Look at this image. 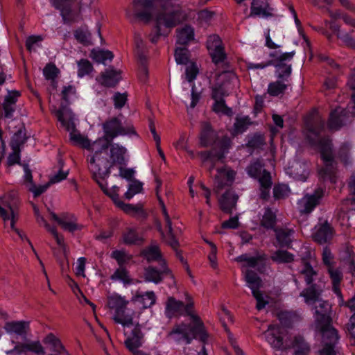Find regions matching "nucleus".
Wrapping results in <instances>:
<instances>
[{
  "label": "nucleus",
  "instance_id": "f257e3e1",
  "mask_svg": "<svg viewBox=\"0 0 355 355\" xmlns=\"http://www.w3.org/2000/svg\"><path fill=\"white\" fill-rule=\"evenodd\" d=\"M320 289L310 288L302 293L304 302L311 306L314 321L312 328L321 336L322 347L316 355H336V346L340 336L338 330L333 326L331 306L326 300H320Z\"/></svg>",
  "mask_w": 355,
  "mask_h": 355
},
{
  "label": "nucleus",
  "instance_id": "f03ea898",
  "mask_svg": "<svg viewBox=\"0 0 355 355\" xmlns=\"http://www.w3.org/2000/svg\"><path fill=\"white\" fill-rule=\"evenodd\" d=\"M55 115L61 125L69 132V139L74 144L80 145L90 152L87 157L88 168L94 176L101 178L110 174L109 162L107 157L102 155L101 140L91 141L87 137L82 135L76 129L74 114L69 108L63 107L55 112Z\"/></svg>",
  "mask_w": 355,
  "mask_h": 355
},
{
  "label": "nucleus",
  "instance_id": "7ed1b4c3",
  "mask_svg": "<svg viewBox=\"0 0 355 355\" xmlns=\"http://www.w3.org/2000/svg\"><path fill=\"white\" fill-rule=\"evenodd\" d=\"M324 128V120L316 115L306 123V137L312 145L320 148L321 157L324 164V166L319 171L320 176L324 180H329L331 182H335L336 167L331 141L328 137H319Z\"/></svg>",
  "mask_w": 355,
  "mask_h": 355
},
{
  "label": "nucleus",
  "instance_id": "20e7f679",
  "mask_svg": "<svg viewBox=\"0 0 355 355\" xmlns=\"http://www.w3.org/2000/svg\"><path fill=\"white\" fill-rule=\"evenodd\" d=\"M187 315L193 320V325L191 326L185 323L175 324L168 334V337L178 343H184L190 344L193 339L198 338L205 344L207 342L209 334L201 319L194 313H191V305L186 307Z\"/></svg>",
  "mask_w": 355,
  "mask_h": 355
},
{
  "label": "nucleus",
  "instance_id": "39448f33",
  "mask_svg": "<svg viewBox=\"0 0 355 355\" xmlns=\"http://www.w3.org/2000/svg\"><path fill=\"white\" fill-rule=\"evenodd\" d=\"M175 0H134L132 6L126 10L127 15H134L135 17L148 21L153 16L155 7H160L164 12L162 14H173L176 11L175 18L180 19V7L174 3Z\"/></svg>",
  "mask_w": 355,
  "mask_h": 355
},
{
  "label": "nucleus",
  "instance_id": "423d86ee",
  "mask_svg": "<svg viewBox=\"0 0 355 355\" xmlns=\"http://www.w3.org/2000/svg\"><path fill=\"white\" fill-rule=\"evenodd\" d=\"M103 136L97 139L101 140V148L102 155L107 157V151L109 148V142L113 141L114 139L119 136H124L127 135H135L136 132L132 126L124 127L121 120L117 117H112L106 120L102 124Z\"/></svg>",
  "mask_w": 355,
  "mask_h": 355
},
{
  "label": "nucleus",
  "instance_id": "0eeeda50",
  "mask_svg": "<svg viewBox=\"0 0 355 355\" xmlns=\"http://www.w3.org/2000/svg\"><path fill=\"white\" fill-rule=\"evenodd\" d=\"M347 85L353 90L352 94V101L353 102V110L349 111L341 107H336L330 113L329 119L328 121L327 126L329 130L336 131L340 129L343 126L345 125L349 119V113L355 116V68L352 71L348 81Z\"/></svg>",
  "mask_w": 355,
  "mask_h": 355
},
{
  "label": "nucleus",
  "instance_id": "6e6552de",
  "mask_svg": "<svg viewBox=\"0 0 355 355\" xmlns=\"http://www.w3.org/2000/svg\"><path fill=\"white\" fill-rule=\"evenodd\" d=\"M246 171L249 176L258 180L260 184V197L267 200L272 184L270 173L263 169V165L259 159L252 162L247 166Z\"/></svg>",
  "mask_w": 355,
  "mask_h": 355
},
{
  "label": "nucleus",
  "instance_id": "1a4fd4ad",
  "mask_svg": "<svg viewBox=\"0 0 355 355\" xmlns=\"http://www.w3.org/2000/svg\"><path fill=\"white\" fill-rule=\"evenodd\" d=\"M129 302L119 295H114L108 298L110 308L115 310V315L113 318L115 322L123 326L129 327L133 323V315L135 312L125 314V310Z\"/></svg>",
  "mask_w": 355,
  "mask_h": 355
},
{
  "label": "nucleus",
  "instance_id": "9d476101",
  "mask_svg": "<svg viewBox=\"0 0 355 355\" xmlns=\"http://www.w3.org/2000/svg\"><path fill=\"white\" fill-rule=\"evenodd\" d=\"M295 52L294 51L288 53H280L275 51L270 54L272 58L271 60L272 65L275 67V76L277 79H282L284 81H288L291 75V64H287L294 57Z\"/></svg>",
  "mask_w": 355,
  "mask_h": 355
},
{
  "label": "nucleus",
  "instance_id": "9b49d317",
  "mask_svg": "<svg viewBox=\"0 0 355 355\" xmlns=\"http://www.w3.org/2000/svg\"><path fill=\"white\" fill-rule=\"evenodd\" d=\"M3 203L5 207H3L0 206V217L4 221L5 224L7 221H10V228L15 231L22 240L27 241L32 250L36 254V252L31 241L27 238L26 235L24 232H21L19 229L15 227V223L19 218L18 211L10 203H7L6 202H3Z\"/></svg>",
  "mask_w": 355,
  "mask_h": 355
},
{
  "label": "nucleus",
  "instance_id": "f8f14e48",
  "mask_svg": "<svg viewBox=\"0 0 355 355\" xmlns=\"http://www.w3.org/2000/svg\"><path fill=\"white\" fill-rule=\"evenodd\" d=\"M157 195L158 193H157ZM159 204L162 206V214L164 217L166 223V232L161 231V234L163 240L169 245L173 249L176 250L177 247L179 246V242L178 239V230H173L172 228V223L170 216L166 211V208L164 204L163 200L157 196Z\"/></svg>",
  "mask_w": 355,
  "mask_h": 355
},
{
  "label": "nucleus",
  "instance_id": "ddd939ff",
  "mask_svg": "<svg viewBox=\"0 0 355 355\" xmlns=\"http://www.w3.org/2000/svg\"><path fill=\"white\" fill-rule=\"evenodd\" d=\"M33 352L37 355L45 354V349L39 340L29 341L27 343H18L14 348L6 352L8 355H19L28 352Z\"/></svg>",
  "mask_w": 355,
  "mask_h": 355
},
{
  "label": "nucleus",
  "instance_id": "4468645a",
  "mask_svg": "<svg viewBox=\"0 0 355 355\" xmlns=\"http://www.w3.org/2000/svg\"><path fill=\"white\" fill-rule=\"evenodd\" d=\"M236 175V172L225 166L217 168V174L214 180V190L216 193H219L226 187H230L233 183Z\"/></svg>",
  "mask_w": 355,
  "mask_h": 355
},
{
  "label": "nucleus",
  "instance_id": "2eb2a0df",
  "mask_svg": "<svg viewBox=\"0 0 355 355\" xmlns=\"http://www.w3.org/2000/svg\"><path fill=\"white\" fill-rule=\"evenodd\" d=\"M50 215L65 231L73 233L83 228V225L77 223V218L73 214L64 212L58 216L54 212H51Z\"/></svg>",
  "mask_w": 355,
  "mask_h": 355
},
{
  "label": "nucleus",
  "instance_id": "dca6fc26",
  "mask_svg": "<svg viewBox=\"0 0 355 355\" xmlns=\"http://www.w3.org/2000/svg\"><path fill=\"white\" fill-rule=\"evenodd\" d=\"M207 47L209 51L212 61L215 64L222 62L226 58V54L222 45V41L218 35H213L208 37Z\"/></svg>",
  "mask_w": 355,
  "mask_h": 355
},
{
  "label": "nucleus",
  "instance_id": "f3484780",
  "mask_svg": "<svg viewBox=\"0 0 355 355\" xmlns=\"http://www.w3.org/2000/svg\"><path fill=\"white\" fill-rule=\"evenodd\" d=\"M176 11L173 12V14H159L157 17L156 19V35H150V40L153 43H156L160 35H164L161 33L162 26H164L166 28H172L175 26L180 21L179 19L175 18Z\"/></svg>",
  "mask_w": 355,
  "mask_h": 355
},
{
  "label": "nucleus",
  "instance_id": "a211bd4d",
  "mask_svg": "<svg viewBox=\"0 0 355 355\" xmlns=\"http://www.w3.org/2000/svg\"><path fill=\"white\" fill-rule=\"evenodd\" d=\"M234 261L241 263V268L245 270L248 268H257L260 271V266L263 267L266 260V256L263 253H257L255 256L252 257L245 253L234 258Z\"/></svg>",
  "mask_w": 355,
  "mask_h": 355
},
{
  "label": "nucleus",
  "instance_id": "6ab92c4d",
  "mask_svg": "<svg viewBox=\"0 0 355 355\" xmlns=\"http://www.w3.org/2000/svg\"><path fill=\"white\" fill-rule=\"evenodd\" d=\"M187 299L188 301L185 305L182 302L176 300L173 297H168L166 304V315L171 318L175 315H187L186 307L189 304L191 305V313H193V302L189 297H187Z\"/></svg>",
  "mask_w": 355,
  "mask_h": 355
},
{
  "label": "nucleus",
  "instance_id": "aec40b11",
  "mask_svg": "<svg viewBox=\"0 0 355 355\" xmlns=\"http://www.w3.org/2000/svg\"><path fill=\"white\" fill-rule=\"evenodd\" d=\"M334 234L335 230L334 227L326 220L315 227V231L312 234V237L315 242L320 244H324L333 239Z\"/></svg>",
  "mask_w": 355,
  "mask_h": 355
},
{
  "label": "nucleus",
  "instance_id": "412c9836",
  "mask_svg": "<svg viewBox=\"0 0 355 355\" xmlns=\"http://www.w3.org/2000/svg\"><path fill=\"white\" fill-rule=\"evenodd\" d=\"M237 3H241L244 0H235ZM272 16V8L268 0H253L250 7V17L267 18Z\"/></svg>",
  "mask_w": 355,
  "mask_h": 355
},
{
  "label": "nucleus",
  "instance_id": "4be33fe9",
  "mask_svg": "<svg viewBox=\"0 0 355 355\" xmlns=\"http://www.w3.org/2000/svg\"><path fill=\"white\" fill-rule=\"evenodd\" d=\"M323 196V190L318 189L311 195H306L298 202L300 211L303 214H308L319 204V202Z\"/></svg>",
  "mask_w": 355,
  "mask_h": 355
},
{
  "label": "nucleus",
  "instance_id": "5701e85b",
  "mask_svg": "<svg viewBox=\"0 0 355 355\" xmlns=\"http://www.w3.org/2000/svg\"><path fill=\"white\" fill-rule=\"evenodd\" d=\"M166 275H170L173 278V275L171 270L166 266V263L161 264V268L159 270L153 266H148L144 269V279L148 282H153L157 284L162 281Z\"/></svg>",
  "mask_w": 355,
  "mask_h": 355
},
{
  "label": "nucleus",
  "instance_id": "b1692460",
  "mask_svg": "<svg viewBox=\"0 0 355 355\" xmlns=\"http://www.w3.org/2000/svg\"><path fill=\"white\" fill-rule=\"evenodd\" d=\"M218 139V135L210 123L202 122L199 135L200 146L203 148L211 146L216 143Z\"/></svg>",
  "mask_w": 355,
  "mask_h": 355
},
{
  "label": "nucleus",
  "instance_id": "393cba45",
  "mask_svg": "<svg viewBox=\"0 0 355 355\" xmlns=\"http://www.w3.org/2000/svg\"><path fill=\"white\" fill-rule=\"evenodd\" d=\"M300 273L304 276V279L306 284L307 285H309V286L307 287L306 288H304L300 293V295L304 298V297L302 295V293H304V291H305L306 290L310 289V288H315V289L318 288V289H320V293L318 296V299L320 300H323L320 297L321 294L322 293V288L317 284H313V282L316 279V277H318L317 271L313 269V268L311 266V264L309 263H305L303 266V268H302V270L300 271Z\"/></svg>",
  "mask_w": 355,
  "mask_h": 355
},
{
  "label": "nucleus",
  "instance_id": "a878e982",
  "mask_svg": "<svg viewBox=\"0 0 355 355\" xmlns=\"http://www.w3.org/2000/svg\"><path fill=\"white\" fill-rule=\"evenodd\" d=\"M110 148V158L111 162L108 160L109 166L111 168L113 165H119L122 166L125 164V155L126 154L127 150L123 146L117 144L109 142ZM110 172V168H109Z\"/></svg>",
  "mask_w": 355,
  "mask_h": 355
},
{
  "label": "nucleus",
  "instance_id": "bb28decb",
  "mask_svg": "<svg viewBox=\"0 0 355 355\" xmlns=\"http://www.w3.org/2000/svg\"><path fill=\"white\" fill-rule=\"evenodd\" d=\"M51 5L60 12L64 23H68L72 20V6L75 0H49Z\"/></svg>",
  "mask_w": 355,
  "mask_h": 355
},
{
  "label": "nucleus",
  "instance_id": "cd10ccee",
  "mask_svg": "<svg viewBox=\"0 0 355 355\" xmlns=\"http://www.w3.org/2000/svg\"><path fill=\"white\" fill-rule=\"evenodd\" d=\"M130 302L137 304L140 309H146L155 304L156 295L153 291L137 292Z\"/></svg>",
  "mask_w": 355,
  "mask_h": 355
},
{
  "label": "nucleus",
  "instance_id": "c85d7f7f",
  "mask_svg": "<svg viewBox=\"0 0 355 355\" xmlns=\"http://www.w3.org/2000/svg\"><path fill=\"white\" fill-rule=\"evenodd\" d=\"M327 271L331 281L333 292L338 297L340 300L343 302V297L340 285L343 279V274L340 268L334 266L327 268Z\"/></svg>",
  "mask_w": 355,
  "mask_h": 355
},
{
  "label": "nucleus",
  "instance_id": "c756f323",
  "mask_svg": "<svg viewBox=\"0 0 355 355\" xmlns=\"http://www.w3.org/2000/svg\"><path fill=\"white\" fill-rule=\"evenodd\" d=\"M20 96L18 91L13 90L8 92V94L5 96L4 101L2 103V107L4 111V116L8 119H11L16 110L15 105Z\"/></svg>",
  "mask_w": 355,
  "mask_h": 355
},
{
  "label": "nucleus",
  "instance_id": "7c9ffc66",
  "mask_svg": "<svg viewBox=\"0 0 355 355\" xmlns=\"http://www.w3.org/2000/svg\"><path fill=\"white\" fill-rule=\"evenodd\" d=\"M267 341L275 348L280 349L283 346L282 327L279 325L270 324L265 333Z\"/></svg>",
  "mask_w": 355,
  "mask_h": 355
},
{
  "label": "nucleus",
  "instance_id": "2f4dec72",
  "mask_svg": "<svg viewBox=\"0 0 355 355\" xmlns=\"http://www.w3.org/2000/svg\"><path fill=\"white\" fill-rule=\"evenodd\" d=\"M121 79L119 71L112 69H107L96 78V80L102 85L107 87H115Z\"/></svg>",
  "mask_w": 355,
  "mask_h": 355
},
{
  "label": "nucleus",
  "instance_id": "473e14b6",
  "mask_svg": "<svg viewBox=\"0 0 355 355\" xmlns=\"http://www.w3.org/2000/svg\"><path fill=\"white\" fill-rule=\"evenodd\" d=\"M4 328L8 334L26 337L30 330V323L28 321H11L6 322Z\"/></svg>",
  "mask_w": 355,
  "mask_h": 355
},
{
  "label": "nucleus",
  "instance_id": "72a5a7b5",
  "mask_svg": "<svg viewBox=\"0 0 355 355\" xmlns=\"http://www.w3.org/2000/svg\"><path fill=\"white\" fill-rule=\"evenodd\" d=\"M237 200L238 196L232 190H227L219 199L220 209L224 212L231 214L236 207Z\"/></svg>",
  "mask_w": 355,
  "mask_h": 355
},
{
  "label": "nucleus",
  "instance_id": "f704fd0d",
  "mask_svg": "<svg viewBox=\"0 0 355 355\" xmlns=\"http://www.w3.org/2000/svg\"><path fill=\"white\" fill-rule=\"evenodd\" d=\"M144 334L140 328L136 326L132 331L131 336L125 341L126 347L132 353L139 351L137 349L141 346Z\"/></svg>",
  "mask_w": 355,
  "mask_h": 355
},
{
  "label": "nucleus",
  "instance_id": "c9c22d12",
  "mask_svg": "<svg viewBox=\"0 0 355 355\" xmlns=\"http://www.w3.org/2000/svg\"><path fill=\"white\" fill-rule=\"evenodd\" d=\"M276 239L281 247L290 248L293 242L294 230L288 228L275 230Z\"/></svg>",
  "mask_w": 355,
  "mask_h": 355
},
{
  "label": "nucleus",
  "instance_id": "e433bc0d",
  "mask_svg": "<svg viewBox=\"0 0 355 355\" xmlns=\"http://www.w3.org/2000/svg\"><path fill=\"white\" fill-rule=\"evenodd\" d=\"M243 272L244 273L247 285L252 290V293L259 291L262 281L258 275L250 269H246Z\"/></svg>",
  "mask_w": 355,
  "mask_h": 355
},
{
  "label": "nucleus",
  "instance_id": "4c0bfd02",
  "mask_svg": "<svg viewBox=\"0 0 355 355\" xmlns=\"http://www.w3.org/2000/svg\"><path fill=\"white\" fill-rule=\"evenodd\" d=\"M341 261L347 267L348 272L355 277V254L352 248L346 247L343 253Z\"/></svg>",
  "mask_w": 355,
  "mask_h": 355
},
{
  "label": "nucleus",
  "instance_id": "58836bf2",
  "mask_svg": "<svg viewBox=\"0 0 355 355\" xmlns=\"http://www.w3.org/2000/svg\"><path fill=\"white\" fill-rule=\"evenodd\" d=\"M144 258L148 261H159L164 264L165 261L162 259L159 248L157 245H152L143 250L141 252Z\"/></svg>",
  "mask_w": 355,
  "mask_h": 355
},
{
  "label": "nucleus",
  "instance_id": "ea45409f",
  "mask_svg": "<svg viewBox=\"0 0 355 355\" xmlns=\"http://www.w3.org/2000/svg\"><path fill=\"white\" fill-rule=\"evenodd\" d=\"M43 343L50 347L51 351L58 354H61L64 350L59 338L53 334L49 333L43 339Z\"/></svg>",
  "mask_w": 355,
  "mask_h": 355
},
{
  "label": "nucleus",
  "instance_id": "a19ab883",
  "mask_svg": "<svg viewBox=\"0 0 355 355\" xmlns=\"http://www.w3.org/2000/svg\"><path fill=\"white\" fill-rule=\"evenodd\" d=\"M193 37L194 31L189 26H185L177 31V43L179 44L185 45L193 40Z\"/></svg>",
  "mask_w": 355,
  "mask_h": 355
},
{
  "label": "nucleus",
  "instance_id": "79ce46f5",
  "mask_svg": "<svg viewBox=\"0 0 355 355\" xmlns=\"http://www.w3.org/2000/svg\"><path fill=\"white\" fill-rule=\"evenodd\" d=\"M288 81H284L282 79H277L268 85V93L272 96H277L282 94L286 90Z\"/></svg>",
  "mask_w": 355,
  "mask_h": 355
},
{
  "label": "nucleus",
  "instance_id": "37998d69",
  "mask_svg": "<svg viewBox=\"0 0 355 355\" xmlns=\"http://www.w3.org/2000/svg\"><path fill=\"white\" fill-rule=\"evenodd\" d=\"M110 279L112 281L121 282L124 285L132 284V279L130 277L129 272L125 267H119L111 275Z\"/></svg>",
  "mask_w": 355,
  "mask_h": 355
},
{
  "label": "nucleus",
  "instance_id": "c03bdc74",
  "mask_svg": "<svg viewBox=\"0 0 355 355\" xmlns=\"http://www.w3.org/2000/svg\"><path fill=\"white\" fill-rule=\"evenodd\" d=\"M276 224V214L272 210L267 207L265 209L264 214L260 220V225L266 229H273Z\"/></svg>",
  "mask_w": 355,
  "mask_h": 355
},
{
  "label": "nucleus",
  "instance_id": "a18cd8bd",
  "mask_svg": "<svg viewBox=\"0 0 355 355\" xmlns=\"http://www.w3.org/2000/svg\"><path fill=\"white\" fill-rule=\"evenodd\" d=\"M293 347L295 355H308L311 351L310 345L302 336L295 337Z\"/></svg>",
  "mask_w": 355,
  "mask_h": 355
},
{
  "label": "nucleus",
  "instance_id": "49530a36",
  "mask_svg": "<svg viewBox=\"0 0 355 355\" xmlns=\"http://www.w3.org/2000/svg\"><path fill=\"white\" fill-rule=\"evenodd\" d=\"M270 259L277 263H287L293 261L294 255L286 250H278L272 254Z\"/></svg>",
  "mask_w": 355,
  "mask_h": 355
},
{
  "label": "nucleus",
  "instance_id": "de8ad7c7",
  "mask_svg": "<svg viewBox=\"0 0 355 355\" xmlns=\"http://www.w3.org/2000/svg\"><path fill=\"white\" fill-rule=\"evenodd\" d=\"M123 241L126 245H140L143 239L134 229L129 228L123 234Z\"/></svg>",
  "mask_w": 355,
  "mask_h": 355
},
{
  "label": "nucleus",
  "instance_id": "09e8293b",
  "mask_svg": "<svg viewBox=\"0 0 355 355\" xmlns=\"http://www.w3.org/2000/svg\"><path fill=\"white\" fill-rule=\"evenodd\" d=\"M109 175V174L107 175V176ZM93 177L94 178V179L96 180V181L98 182V184H99V186L101 187V188L102 189V190L103 191V192L107 195L108 196H110L111 198V199L113 200V202H114V204L119 207V202H122L123 201L120 200H119V194H118V191H119V187H116V186H114L112 189V190L109 191L108 189H107L106 188H105L103 184L100 182L98 178L100 179H104L105 178V177H103V178H101L99 176H94L93 175ZM107 177V175H106Z\"/></svg>",
  "mask_w": 355,
  "mask_h": 355
},
{
  "label": "nucleus",
  "instance_id": "8fccbe9b",
  "mask_svg": "<svg viewBox=\"0 0 355 355\" xmlns=\"http://www.w3.org/2000/svg\"><path fill=\"white\" fill-rule=\"evenodd\" d=\"M114 55L112 51L103 50H92L91 58L98 63H105L107 60H112Z\"/></svg>",
  "mask_w": 355,
  "mask_h": 355
},
{
  "label": "nucleus",
  "instance_id": "3c124183",
  "mask_svg": "<svg viewBox=\"0 0 355 355\" xmlns=\"http://www.w3.org/2000/svg\"><path fill=\"white\" fill-rule=\"evenodd\" d=\"M121 210H123L125 213L135 215V214H141L144 215V211L142 208V205L141 204L132 205V204H126L123 202H119V206L118 207Z\"/></svg>",
  "mask_w": 355,
  "mask_h": 355
},
{
  "label": "nucleus",
  "instance_id": "603ef678",
  "mask_svg": "<svg viewBox=\"0 0 355 355\" xmlns=\"http://www.w3.org/2000/svg\"><path fill=\"white\" fill-rule=\"evenodd\" d=\"M251 123L249 116L236 117L234 124V131L236 133H243L249 128Z\"/></svg>",
  "mask_w": 355,
  "mask_h": 355
},
{
  "label": "nucleus",
  "instance_id": "864d4df0",
  "mask_svg": "<svg viewBox=\"0 0 355 355\" xmlns=\"http://www.w3.org/2000/svg\"><path fill=\"white\" fill-rule=\"evenodd\" d=\"M111 257L116 261L119 267H124L123 265L132 259V256L125 250H114L111 254Z\"/></svg>",
  "mask_w": 355,
  "mask_h": 355
},
{
  "label": "nucleus",
  "instance_id": "5fc2aeb1",
  "mask_svg": "<svg viewBox=\"0 0 355 355\" xmlns=\"http://www.w3.org/2000/svg\"><path fill=\"white\" fill-rule=\"evenodd\" d=\"M60 70L53 63H48L43 69V74L46 80L54 82Z\"/></svg>",
  "mask_w": 355,
  "mask_h": 355
},
{
  "label": "nucleus",
  "instance_id": "6e6d98bb",
  "mask_svg": "<svg viewBox=\"0 0 355 355\" xmlns=\"http://www.w3.org/2000/svg\"><path fill=\"white\" fill-rule=\"evenodd\" d=\"M78 64V76L83 77L89 75L93 71L92 63L87 59H81L77 62Z\"/></svg>",
  "mask_w": 355,
  "mask_h": 355
},
{
  "label": "nucleus",
  "instance_id": "4d7b16f0",
  "mask_svg": "<svg viewBox=\"0 0 355 355\" xmlns=\"http://www.w3.org/2000/svg\"><path fill=\"white\" fill-rule=\"evenodd\" d=\"M322 261L326 269L336 266V261L334 254L328 247H324L322 252Z\"/></svg>",
  "mask_w": 355,
  "mask_h": 355
},
{
  "label": "nucleus",
  "instance_id": "13d9d810",
  "mask_svg": "<svg viewBox=\"0 0 355 355\" xmlns=\"http://www.w3.org/2000/svg\"><path fill=\"white\" fill-rule=\"evenodd\" d=\"M290 189L286 184H279L273 188V196L275 200L284 199L288 196Z\"/></svg>",
  "mask_w": 355,
  "mask_h": 355
},
{
  "label": "nucleus",
  "instance_id": "bf43d9fd",
  "mask_svg": "<svg viewBox=\"0 0 355 355\" xmlns=\"http://www.w3.org/2000/svg\"><path fill=\"white\" fill-rule=\"evenodd\" d=\"M198 155L200 157L202 162H210L211 166L209 171L211 173L215 166L216 161L218 160L217 159V153L214 154L213 150L201 151L198 153Z\"/></svg>",
  "mask_w": 355,
  "mask_h": 355
},
{
  "label": "nucleus",
  "instance_id": "052dcab7",
  "mask_svg": "<svg viewBox=\"0 0 355 355\" xmlns=\"http://www.w3.org/2000/svg\"><path fill=\"white\" fill-rule=\"evenodd\" d=\"M76 94V88L73 85H68L63 87V89L62 91V100L65 102V105L62 103V106L59 110L62 109L63 107L68 108L67 107V105L69 103L71 98L75 95Z\"/></svg>",
  "mask_w": 355,
  "mask_h": 355
},
{
  "label": "nucleus",
  "instance_id": "680f3d73",
  "mask_svg": "<svg viewBox=\"0 0 355 355\" xmlns=\"http://www.w3.org/2000/svg\"><path fill=\"white\" fill-rule=\"evenodd\" d=\"M175 58L178 64H187L189 61V51L185 47H177L175 51Z\"/></svg>",
  "mask_w": 355,
  "mask_h": 355
},
{
  "label": "nucleus",
  "instance_id": "e2e57ef3",
  "mask_svg": "<svg viewBox=\"0 0 355 355\" xmlns=\"http://www.w3.org/2000/svg\"><path fill=\"white\" fill-rule=\"evenodd\" d=\"M142 190V183L138 180H133L129 185L128 191L125 193V198L130 200L135 195Z\"/></svg>",
  "mask_w": 355,
  "mask_h": 355
},
{
  "label": "nucleus",
  "instance_id": "0e129e2a",
  "mask_svg": "<svg viewBox=\"0 0 355 355\" xmlns=\"http://www.w3.org/2000/svg\"><path fill=\"white\" fill-rule=\"evenodd\" d=\"M213 110L216 113H222L227 116H231L232 114V109L225 105V101L223 99L215 101V103L213 105Z\"/></svg>",
  "mask_w": 355,
  "mask_h": 355
},
{
  "label": "nucleus",
  "instance_id": "69168bd1",
  "mask_svg": "<svg viewBox=\"0 0 355 355\" xmlns=\"http://www.w3.org/2000/svg\"><path fill=\"white\" fill-rule=\"evenodd\" d=\"M231 139L227 136L223 137L218 142V147L220 149V153H217V159H222L224 157V154L228 150L231 146Z\"/></svg>",
  "mask_w": 355,
  "mask_h": 355
},
{
  "label": "nucleus",
  "instance_id": "338daca9",
  "mask_svg": "<svg viewBox=\"0 0 355 355\" xmlns=\"http://www.w3.org/2000/svg\"><path fill=\"white\" fill-rule=\"evenodd\" d=\"M265 144L263 136L261 135H254L248 139L247 146L252 148H259Z\"/></svg>",
  "mask_w": 355,
  "mask_h": 355
},
{
  "label": "nucleus",
  "instance_id": "774afa93",
  "mask_svg": "<svg viewBox=\"0 0 355 355\" xmlns=\"http://www.w3.org/2000/svg\"><path fill=\"white\" fill-rule=\"evenodd\" d=\"M74 36L78 41L84 44H88L91 40V34L88 31L82 29L76 31Z\"/></svg>",
  "mask_w": 355,
  "mask_h": 355
}]
</instances>
